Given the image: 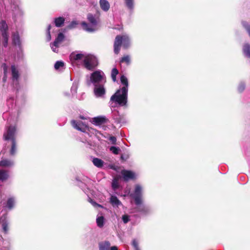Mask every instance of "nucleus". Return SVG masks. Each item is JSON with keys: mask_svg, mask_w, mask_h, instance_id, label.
<instances>
[{"mask_svg": "<svg viewBox=\"0 0 250 250\" xmlns=\"http://www.w3.org/2000/svg\"><path fill=\"white\" fill-rule=\"evenodd\" d=\"M24 15L21 0H0V19L12 16L15 22H21Z\"/></svg>", "mask_w": 250, "mask_h": 250, "instance_id": "nucleus-1", "label": "nucleus"}, {"mask_svg": "<svg viewBox=\"0 0 250 250\" xmlns=\"http://www.w3.org/2000/svg\"><path fill=\"white\" fill-rule=\"evenodd\" d=\"M12 81L13 87L16 91V98L15 101V104L13 105L14 99L13 98H9L7 100V104L9 107L14 108L19 110L24 106L26 101V95L23 89H21L19 83V71L15 65L11 66Z\"/></svg>", "mask_w": 250, "mask_h": 250, "instance_id": "nucleus-2", "label": "nucleus"}, {"mask_svg": "<svg viewBox=\"0 0 250 250\" xmlns=\"http://www.w3.org/2000/svg\"><path fill=\"white\" fill-rule=\"evenodd\" d=\"M71 123L75 129L84 133V138L81 140L83 143H87L91 146V141L89 138H92L93 136H95L99 140H100L101 133L92 127H89L87 122L73 120L71 121Z\"/></svg>", "mask_w": 250, "mask_h": 250, "instance_id": "nucleus-3", "label": "nucleus"}, {"mask_svg": "<svg viewBox=\"0 0 250 250\" xmlns=\"http://www.w3.org/2000/svg\"><path fill=\"white\" fill-rule=\"evenodd\" d=\"M71 123L75 129L84 133V138L81 140L83 143H87L91 146V141L89 138H92L93 136H95L99 140H100L101 133L92 127H89L87 122L73 120L71 121Z\"/></svg>", "mask_w": 250, "mask_h": 250, "instance_id": "nucleus-4", "label": "nucleus"}, {"mask_svg": "<svg viewBox=\"0 0 250 250\" xmlns=\"http://www.w3.org/2000/svg\"><path fill=\"white\" fill-rule=\"evenodd\" d=\"M8 26L6 22L1 21L0 22V73L4 74L3 81H6L7 74V66L4 62L5 59H3V47L6 48L7 46L8 40V34L7 32Z\"/></svg>", "mask_w": 250, "mask_h": 250, "instance_id": "nucleus-5", "label": "nucleus"}, {"mask_svg": "<svg viewBox=\"0 0 250 250\" xmlns=\"http://www.w3.org/2000/svg\"><path fill=\"white\" fill-rule=\"evenodd\" d=\"M17 129L15 125L7 126L3 133V139L7 142V147L10 146V154L14 156L17 151V143L16 141Z\"/></svg>", "mask_w": 250, "mask_h": 250, "instance_id": "nucleus-6", "label": "nucleus"}, {"mask_svg": "<svg viewBox=\"0 0 250 250\" xmlns=\"http://www.w3.org/2000/svg\"><path fill=\"white\" fill-rule=\"evenodd\" d=\"M128 91L125 88L118 89L110 98L109 104L111 107L127 106Z\"/></svg>", "mask_w": 250, "mask_h": 250, "instance_id": "nucleus-7", "label": "nucleus"}, {"mask_svg": "<svg viewBox=\"0 0 250 250\" xmlns=\"http://www.w3.org/2000/svg\"><path fill=\"white\" fill-rule=\"evenodd\" d=\"M74 58L75 60L83 61L84 67L88 70H92L98 65L97 59L91 54H77L74 55Z\"/></svg>", "mask_w": 250, "mask_h": 250, "instance_id": "nucleus-8", "label": "nucleus"}, {"mask_svg": "<svg viewBox=\"0 0 250 250\" xmlns=\"http://www.w3.org/2000/svg\"><path fill=\"white\" fill-rule=\"evenodd\" d=\"M122 45L125 49L130 46V39L128 35H118L116 37L114 43V51L115 54L119 53Z\"/></svg>", "mask_w": 250, "mask_h": 250, "instance_id": "nucleus-9", "label": "nucleus"}, {"mask_svg": "<svg viewBox=\"0 0 250 250\" xmlns=\"http://www.w3.org/2000/svg\"><path fill=\"white\" fill-rule=\"evenodd\" d=\"M144 187L142 184L137 183L134 185L133 190L129 194V196L134 200L135 205L144 202Z\"/></svg>", "mask_w": 250, "mask_h": 250, "instance_id": "nucleus-10", "label": "nucleus"}, {"mask_svg": "<svg viewBox=\"0 0 250 250\" xmlns=\"http://www.w3.org/2000/svg\"><path fill=\"white\" fill-rule=\"evenodd\" d=\"M106 82V76L103 71L98 70L92 72L90 76V82L93 85L105 84Z\"/></svg>", "mask_w": 250, "mask_h": 250, "instance_id": "nucleus-11", "label": "nucleus"}, {"mask_svg": "<svg viewBox=\"0 0 250 250\" xmlns=\"http://www.w3.org/2000/svg\"><path fill=\"white\" fill-rule=\"evenodd\" d=\"M136 207L135 208V211L138 212L142 216H145L150 214L152 209L151 207L149 205H146L142 202L139 205H135Z\"/></svg>", "mask_w": 250, "mask_h": 250, "instance_id": "nucleus-12", "label": "nucleus"}, {"mask_svg": "<svg viewBox=\"0 0 250 250\" xmlns=\"http://www.w3.org/2000/svg\"><path fill=\"white\" fill-rule=\"evenodd\" d=\"M16 204V198L14 196L8 197L5 202L3 204V208L8 211L13 209Z\"/></svg>", "mask_w": 250, "mask_h": 250, "instance_id": "nucleus-13", "label": "nucleus"}, {"mask_svg": "<svg viewBox=\"0 0 250 250\" xmlns=\"http://www.w3.org/2000/svg\"><path fill=\"white\" fill-rule=\"evenodd\" d=\"M64 39V36L63 34L62 33H60L58 35L57 38H56L53 43L50 44L51 48L54 52H58V48L59 47V45L63 41Z\"/></svg>", "mask_w": 250, "mask_h": 250, "instance_id": "nucleus-14", "label": "nucleus"}, {"mask_svg": "<svg viewBox=\"0 0 250 250\" xmlns=\"http://www.w3.org/2000/svg\"><path fill=\"white\" fill-rule=\"evenodd\" d=\"M12 43L13 45L17 46L19 51L18 53L20 55L22 53V48L21 46V42L20 40V36L18 32H14L12 34Z\"/></svg>", "mask_w": 250, "mask_h": 250, "instance_id": "nucleus-15", "label": "nucleus"}, {"mask_svg": "<svg viewBox=\"0 0 250 250\" xmlns=\"http://www.w3.org/2000/svg\"><path fill=\"white\" fill-rule=\"evenodd\" d=\"M87 19L91 24V27L87 28L86 29L88 31V32H93L97 31L98 29L97 26V21L91 14H88L87 15Z\"/></svg>", "mask_w": 250, "mask_h": 250, "instance_id": "nucleus-16", "label": "nucleus"}, {"mask_svg": "<svg viewBox=\"0 0 250 250\" xmlns=\"http://www.w3.org/2000/svg\"><path fill=\"white\" fill-rule=\"evenodd\" d=\"M105 84L94 85V93L97 98L103 97L105 93Z\"/></svg>", "mask_w": 250, "mask_h": 250, "instance_id": "nucleus-17", "label": "nucleus"}, {"mask_svg": "<svg viewBox=\"0 0 250 250\" xmlns=\"http://www.w3.org/2000/svg\"><path fill=\"white\" fill-rule=\"evenodd\" d=\"M121 174L125 181H128L129 180L135 178V173L130 170H123L121 171Z\"/></svg>", "mask_w": 250, "mask_h": 250, "instance_id": "nucleus-18", "label": "nucleus"}, {"mask_svg": "<svg viewBox=\"0 0 250 250\" xmlns=\"http://www.w3.org/2000/svg\"><path fill=\"white\" fill-rule=\"evenodd\" d=\"M0 250H11V243L8 239L0 237Z\"/></svg>", "mask_w": 250, "mask_h": 250, "instance_id": "nucleus-19", "label": "nucleus"}, {"mask_svg": "<svg viewBox=\"0 0 250 250\" xmlns=\"http://www.w3.org/2000/svg\"><path fill=\"white\" fill-rule=\"evenodd\" d=\"M1 223V231L5 234L7 235L10 231V222L6 218L2 219Z\"/></svg>", "mask_w": 250, "mask_h": 250, "instance_id": "nucleus-20", "label": "nucleus"}, {"mask_svg": "<svg viewBox=\"0 0 250 250\" xmlns=\"http://www.w3.org/2000/svg\"><path fill=\"white\" fill-rule=\"evenodd\" d=\"M76 180L77 181L78 186L83 189H84L85 188H86L90 182V179L86 177H83L82 179V180H79L77 178Z\"/></svg>", "mask_w": 250, "mask_h": 250, "instance_id": "nucleus-21", "label": "nucleus"}, {"mask_svg": "<svg viewBox=\"0 0 250 250\" xmlns=\"http://www.w3.org/2000/svg\"><path fill=\"white\" fill-rule=\"evenodd\" d=\"M14 165V162L12 160L3 159L0 161V167H11Z\"/></svg>", "mask_w": 250, "mask_h": 250, "instance_id": "nucleus-22", "label": "nucleus"}, {"mask_svg": "<svg viewBox=\"0 0 250 250\" xmlns=\"http://www.w3.org/2000/svg\"><path fill=\"white\" fill-rule=\"evenodd\" d=\"M109 202L112 206L114 207H118L119 206L122 205L121 202L115 195H111Z\"/></svg>", "mask_w": 250, "mask_h": 250, "instance_id": "nucleus-23", "label": "nucleus"}, {"mask_svg": "<svg viewBox=\"0 0 250 250\" xmlns=\"http://www.w3.org/2000/svg\"><path fill=\"white\" fill-rule=\"evenodd\" d=\"M111 244L108 241H103L99 243V250H109Z\"/></svg>", "mask_w": 250, "mask_h": 250, "instance_id": "nucleus-24", "label": "nucleus"}, {"mask_svg": "<svg viewBox=\"0 0 250 250\" xmlns=\"http://www.w3.org/2000/svg\"><path fill=\"white\" fill-rule=\"evenodd\" d=\"M99 4L102 10L104 12H107L110 8V4L106 0H100Z\"/></svg>", "mask_w": 250, "mask_h": 250, "instance_id": "nucleus-25", "label": "nucleus"}, {"mask_svg": "<svg viewBox=\"0 0 250 250\" xmlns=\"http://www.w3.org/2000/svg\"><path fill=\"white\" fill-rule=\"evenodd\" d=\"M64 21L65 19L62 17L56 18L53 20L54 24L57 27H62L64 23Z\"/></svg>", "mask_w": 250, "mask_h": 250, "instance_id": "nucleus-26", "label": "nucleus"}, {"mask_svg": "<svg viewBox=\"0 0 250 250\" xmlns=\"http://www.w3.org/2000/svg\"><path fill=\"white\" fill-rule=\"evenodd\" d=\"M125 7L130 12H133L134 9L135 1L134 0H124Z\"/></svg>", "mask_w": 250, "mask_h": 250, "instance_id": "nucleus-27", "label": "nucleus"}, {"mask_svg": "<svg viewBox=\"0 0 250 250\" xmlns=\"http://www.w3.org/2000/svg\"><path fill=\"white\" fill-rule=\"evenodd\" d=\"M92 162L97 167L102 168L104 166V162L101 159L94 157L92 159Z\"/></svg>", "mask_w": 250, "mask_h": 250, "instance_id": "nucleus-28", "label": "nucleus"}, {"mask_svg": "<svg viewBox=\"0 0 250 250\" xmlns=\"http://www.w3.org/2000/svg\"><path fill=\"white\" fill-rule=\"evenodd\" d=\"M243 52L245 57L250 58V44L245 43L243 46Z\"/></svg>", "mask_w": 250, "mask_h": 250, "instance_id": "nucleus-29", "label": "nucleus"}, {"mask_svg": "<svg viewBox=\"0 0 250 250\" xmlns=\"http://www.w3.org/2000/svg\"><path fill=\"white\" fill-rule=\"evenodd\" d=\"M120 80L122 84L124 85L121 89L125 88L128 91V82L127 78L124 75H122L121 76Z\"/></svg>", "mask_w": 250, "mask_h": 250, "instance_id": "nucleus-30", "label": "nucleus"}, {"mask_svg": "<svg viewBox=\"0 0 250 250\" xmlns=\"http://www.w3.org/2000/svg\"><path fill=\"white\" fill-rule=\"evenodd\" d=\"M9 171L4 169L0 170V181H5L9 178Z\"/></svg>", "mask_w": 250, "mask_h": 250, "instance_id": "nucleus-31", "label": "nucleus"}, {"mask_svg": "<svg viewBox=\"0 0 250 250\" xmlns=\"http://www.w3.org/2000/svg\"><path fill=\"white\" fill-rule=\"evenodd\" d=\"M105 120L104 117H97L93 119V122L96 125H101L105 122Z\"/></svg>", "mask_w": 250, "mask_h": 250, "instance_id": "nucleus-32", "label": "nucleus"}, {"mask_svg": "<svg viewBox=\"0 0 250 250\" xmlns=\"http://www.w3.org/2000/svg\"><path fill=\"white\" fill-rule=\"evenodd\" d=\"M112 188L114 191L117 190L120 187V184L118 182V179L116 177L114 178L111 184Z\"/></svg>", "mask_w": 250, "mask_h": 250, "instance_id": "nucleus-33", "label": "nucleus"}, {"mask_svg": "<svg viewBox=\"0 0 250 250\" xmlns=\"http://www.w3.org/2000/svg\"><path fill=\"white\" fill-rule=\"evenodd\" d=\"M96 223H97V226L99 228H102L104 226V216H97V217L96 218Z\"/></svg>", "mask_w": 250, "mask_h": 250, "instance_id": "nucleus-34", "label": "nucleus"}, {"mask_svg": "<svg viewBox=\"0 0 250 250\" xmlns=\"http://www.w3.org/2000/svg\"><path fill=\"white\" fill-rule=\"evenodd\" d=\"M64 63L62 61H57L54 64V68L56 70H60L64 68Z\"/></svg>", "mask_w": 250, "mask_h": 250, "instance_id": "nucleus-35", "label": "nucleus"}, {"mask_svg": "<svg viewBox=\"0 0 250 250\" xmlns=\"http://www.w3.org/2000/svg\"><path fill=\"white\" fill-rule=\"evenodd\" d=\"M246 88V83L244 82H241L238 84L237 91L239 93L243 92Z\"/></svg>", "mask_w": 250, "mask_h": 250, "instance_id": "nucleus-36", "label": "nucleus"}, {"mask_svg": "<svg viewBox=\"0 0 250 250\" xmlns=\"http://www.w3.org/2000/svg\"><path fill=\"white\" fill-rule=\"evenodd\" d=\"M119 71L117 68H114L112 69L111 76L114 82L116 81V76L118 74Z\"/></svg>", "mask_w": 250, "mask_h": 250, "instance_id": "nucleus-37", "label": "nucleus"}, {"mask_svg": "<svg viewBox=\"0 0 250 250\" xmlns=\"http://www.w3.org/2000/svg\"><path fill=\"white\" fill-rule=\"evenodd\" d=\"M114 114L115 113H114L113 117L117 123L121 124L124 122V119L123 117L121 116H116Z\"/></svg>", "mask_w": 250, "mask_h": 250, "instance_id": "nucleus-38", "label": "nucleus"}, {"mask_svg": "<svg viewBox=\"0 0 250 250\" xmlns=\"http://www.w3.org/2000/svg\"><path fill=\"white\" fill-rule=\"evenodd\" d=\"M78 88V83L76 82L73 83V84L71 88V92L72 95H74L77 93Z\"/></svg>", "mask_w": 250, "mask_h": 250, "instance_id": "nucleus-39", "label": "nucleus"}, {"mask_svg": "<svg viewBox=\"0 0 250 250\" xmlns=\"http://www.w3.org/2000/svg\"><path fill=\"white\" fill-rule=\"evenodd\" d=\"M120 62H125L127 64H128L130 62V56L129 55L124 56L121 58Z\"/></svg>", "mask_w": 250, "mask_h": 250, "instance_id": "nucleus-40", "label": "nucleus"}, {"mask_svg": "<svg viewBox=\"0 0 250 250\" xmlns=\"http://www.w3.org/2000/svg\"><path fill=\"white\" fill-rule=\"evenodd\" d=\"M110 150L114 154H118L120 151V149L119 147L112 146L110 147Z\"/></svg>", "mask_w": 250, "mask_h": 250, "instance_id": "nucleus-41", "label": "nucleus"}, {"mask_svg": "<svg viewBox=\"0 0 250 250\" xmlns=\"http://www.w3.org/2000/svg\"><path fill=\"white\" fill-rule=\"evenodd\" d=\"M51 25H48L47 26V30H46V39L47 41H50L51 39V34H50V29H51Z\"/></svg>", "mask_w": 250, "mask_h": 250, "instance_id": "nucleus-42", "label": "nucleus"}, {"mask_svg": "<svg viewBox=\"0 0 250 250\" xmlns=\"http://www.w3.org/2000/svg\"><path fill=\"white\" fill-rule=\"evenodd\" d=\"M88 201L91 203V204L94 207H101V208H103V206L100 204H97L96 202H95L93 200H92L91 198H90V197H88Z\"/></svg>", "mask_w": 250, "mask_h": 250, "instance_id": "nucleus-43", "label": "nucleus"}, {"mask_svg": "<svg viewBox=\"0 0 250 250\" xmlns=\"http://www.w3.org/2000/svg\"><path fill=\"white\" fill-rule=\"evenodd\" d=\"M81 25H82L83 28L87 32H88V31L86 29V28H89L91 27V24L87 23L85 21L82 22L81 23Z\"/></svg>", "mask_w": 250, "mask_h": 250, "instance_id": "nucleus-44", "label": "nucleus"}, {"mask_svg": "<svg viewBox=\"0 0 250 250\" xmlns=\"http://www.w3.org/2000/svg\"><path fill=\"white\" fill-rule=\"evenodd\" d=\"M122 219L123 222L126 224L130 221V216L128 215L125 214L122 216Z\"/></svg>", "mask_w": 250, "mask_h": 250, "instance_id": "nucleus-45", "label": "nucleus"}, {"mask_svg": "<svg viewBox=\"0 0 250 250\" xmlns=\"http://www.w3.org/2000/svg\"><path fill=\"white\" fill-rule=\"evenodd\" d=\"M77 22L76 21H72L68 25V27L70 29L74 28L77 24Z\"/></svg>", "mask_w": 250, "mask_h": 250, "instance_id": "nucleus-46", "label": "nucleus"}, {"mask_svg": "<svg viewBox=\"0 0 250 250\" xmlns=\"http://www.w3.org/2000/svg\"><path fill=\"white\" fill-rule=\"evenodd\" d=\"M109 140L111 142L112 144H116V138L114 136H110L109 138Z\"/></svg>", "mask_w": 250, "mask_h": 250, "instance_id": "nucleus-47", "label": "nucleus"}, {"mask_svg": "<svg viewBox=\"0 0 250 250\" xmlns=\"http://www.w3.org/2000/svg\"><path fill=\"white\" fill-rule=\"evenodd\" d=\"M132 245L134 248V249H136L137 248H139L138 244L137 241L134 240L132 242Z\"/></svg>", "mask_w": 250, "mask_h": 250, "instance_id": "nucleus-48", "label": "nucleus"}, {"mask_svg": "<svg viewBox=\"0 0 250 250\" xmlns=\"http://www.w3.org/2000/svg\"><path fill=\"white\" fill-rule=\"evenodd\" d=\"M80 118L83 120V121H88L89 120V119L87 117H84V116H80Z\"/></svg>", "mask_w": 250, "mask_h": 250, "instance_id": "nucleus-49", "label": "nucleus"}, {"mask_svg": "<svg viewBox=\"0 0 250 250\" xmlns=\"http://www.w3.org/2000/svg\"><path fill=\"white\" fill-rule=\"evenodd\" d=\"M109 250H118L117 247L116 246H112L110 247L109 248Z\"/></svg>", "mask_w": 250, "mask_h": 250, "instance_id": "nucleus-50", "label": "nucleus"}, {"mask_svg": "<svg viewBox=\"0 0 250 250\" xmlns=\"http://www.w3.org/2000/svg\"><path fill=\"white\" fill-rule=\"evenodd\" d=\"M135 250H140L139 248H137L136 249H135Z\"/></svg>", "mask_w": 250, "mask_h": 250, "instance_id": "nucleus-51", "label": "nucleus"}, {"mask_svg": "<svg viewBox=\"0 0 250 250\" xmlns=\"http://www.w3.org/2000/svg\"><path fill=\"white\" fill-rule=\"evenodd\" d=\"M89 83H91L90 82L89 83H88V84H89Z\"/></svg>", "mask_w": 250, "mask_h": 250, "instance_id": "nucleus-52", "label": "nucleus"}]
</instances>
